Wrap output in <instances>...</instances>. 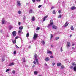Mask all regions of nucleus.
<instances>
[{"mask_svg": "<svg viewBox=\"0 0 76 76\" xmlns=\"http://www.w3.org/2000/svg\"><path fill=\"white\" fill-rule=\"evenodd\" d=\"M50 24H49L47 26L48 28H49L50 26H51L52 25H53L54 24V23H53V20L52 19L50 21Z\"/></svg>", "mask_w": 76, "mask_h": 76, "instance_id": "f257e3e1", "label": "nucleus"}, {"mask_svg": "<svg viewBox=\"0 0 76 76\" xmlns=\"http://www.w3.org/2000/svg\"><path fill=\"white\" fill-rule=\"evenodd\" d=\"M72 65L73 66H74L73 68L75 72H76V64H75V63H72Z\"/></svg>", "mask_w": 76, "mask_h": 76, "instance_id": "f03ea898", "label": "nucleus"}, {"mask_svg": "<svg viewBox=\"0 0 76 76\" xmlns=\"http://www.w3.org/2000/svg\"><path fill=\"white\" fill-rule=\"evenodd\" d=\"M38 34L34 33L33 37V39H36V38H38Z\"/></svg>", "mask_w": 76, "mask_h": 76, "instance_id": "7ed1b4c3", "label": "nucleus"}, {"mask_svg": "<svg viewBox=\"0 0 76 76\" xmlns=\"http://www.w3.org/2000/svg\"><path fill=\"white\" fill-rule=\"evenodd\" d=\"M66 47L67 48H69L70 47V43L69 42H68L66 44Z\"/></svg>", "mask_w": 76, "mask_h": 76, "instance_id": "20e7f679", "label": "nucleus"}, {"mask_svg": "<svg viewBox=\"0 0 76 76\" xmlns=\"http://www.w3.org/2000/svg\"><path fill=\"white\" fill-rule=\"evenodd\" d=\"M52 28L53 29H57V27L54 25L52 26Z\"/></svg>", "mask_w": 76, "mask_h": 76, "instance_id": "39448f33", "label": "nucleus"}, {"mask_svg": "<svg viewBox=\"0 0 76 76\" xmlns=\"http://www.w3.org/2000/svg\"><path fill=\"white\" fill-rule=\"evenodd\" d=\"M12 34L14 37H15L16 35V32L15 31H13L12 32Z\"/></svg>", "mask_w": 76, "mask_h": 76, "instance_id": "423d86ee", "label": "nucleus"}, {"mask_svg": "<svg viewBox=\"0 0 76 76\" xmlns=\"http://www.w3.org/2000/svg\"><path fill=\"white\" fill-rule=\"evenodd\" d=\"M47 54H53V52L50 50H47Z\"/></svg>", "mask_w": 76, "mask_h": 76, "instance_id": "0eeeda50", "label": "nucleus"}, {"mask_svg": "<svg viewBox=\"0 0 76 76\" xmlns=\"http://www.w3.org/2000/svg\"><path fill=\"white\" fill-rule=\"evenodd\" d=\"M17 4L18 5V6H19L20 7V5H21V4H20V2L19 1H18L17 2Z\"/></svg>", "mask_w": 76, "mask_h": 76, "instance_id": "6e6552de", "label": "nucleus"}, {"mask_svg": "<svg viewBox=\"0 0 76 76\" xmlns=\"http://www.w3.org/2000/svg\"><path fill=\"white\" fill-rule=\"evenodd\" d=\"M76 9V7L75 6H72L71 8V10H73Z\"/></svg>", "mask_w": 76, "mask_h": 76, "instance_id": "1a4fd4ad", "label": "nucleus"}, {"mask_svg": "<svg viewBox=\"0 0 76 76\" xmlns=\"http://www.w3.org/2000/svg\"><path fill=\"white\" fill-rule=\"evenodd\" d=\"M50 58L48 57H46L45 58V61H49V59Z\"/></svg>", "mask_w": 76, "mask_h": 76, "instance_id": "9d476101", "label": "nucleus"}, {"mask_svg": "<svg viewBox=\"0 0 76 76\" xmlns=\"http://www.w3.org/2000/svg\"><path fill=\"white\" fill-rule=\"evenodd\" d=\"M67 24V22L66 21V22L65 23L64 25V27H66V26H68V25H69V23H68Z\"/></svg>", "mask_w": 76, "mask_h": 76, "instance_id": "9b49d317", "label": "nucleus"}, {"mask_svg": "<svg viewBox=\"0 0 76 76\" xmlns=\"http://www.w3.org/2000/svg\"><path fill=\"white\" fill-rule=\"evenodd\" d=\"M41 42L42 45H44V44H45V41H44V40H42Z\"/></svg>", "mask_w": 76, "mask_h": 76, "instance_id": "f8f14e48", "label": "nucleus"}, {"mask_svg": "<svg viewBox=\"0 0 76 76\" xmlns=\"http://www.w3.org/2000/svg\"><path fill=\"white\" fill-rule=\"evenodd\" d=\"M15 64V63H14L13 62H12V63H11L9 65V66H13Z\"/></svg>", "mask_w": 76, "mask_h": 76, "instance_id": "ddd939ff", "label": "nucleus"}, {"mask_svg": "<svg viewBox=\"0 0 76 76\" xmlns=\"http://www.w3.org/2000/svg\"><path fill=\"white\" fill-rule=\"evenodd\" d=\"M48 17V15H46L45 16L44 18H43V21H45V19H47V17Z\"/></svg>", "mask_w": 76, "mask_h": 76, "instance_id": "4468645a", "label": "nucleus"}, {"mask_svg": "<svg viewBox=\"0 0 76 76\" xmlns=\"http://www.w3.org/2000/svg\"><path fill=\"white\" fill-rule=\"evenodd\" d=\"M34 57H35V60H36V59H37V57H38V55H37V54H36L35 55H34Z\"/></svg>", "mask_w": 76, "mask_h": 76, "instance_id": "2eb2a0df", "label": "nucleus"}, {"mask_svg": "<svg viewBox=\"0 0 76 76\" xmlns=\"http://www.w3.org/2000/svg\"><path fill=\"white\" fill-rule=\"evenodd\" d=\"M61 65V64L60 63H58L57 64V66H60Z\"/></svg>", "mask_w": 76, "mask_h": 76, "instance_id": "dca6fc26", "label": "nucleus"}, {"mask_svg": "<svg viewBox=\"0 0 76 76\" xmlns=\"http://www.w3.org/2000/svg\"><path fill=\"white\" fill-rule=\"evenodd\" d=\"M70 29L72 31H73V30H74V28L73 27V26H71Z\"/></svg>", "mask_w": 76, "mask_h": 76, "instance_id": "f3484780", "label": "nucleus"}, {"mask_svg": "<svg viewBox=\"0 0 76 76\" xmlns=\"http://www.w3.org/2000/svg\"><path fill=\"white\" fill-rule=\"evenodd\" d=\"M31 20L32 21H34L35 20V17L34 16H33L31 18Z\"/></svg>", "mask_w": 76, "mask_h": 76, "instance_id": "a211bd4d", "label": "nucleus"}, {"mask_svg": "<svg viewBox=\"0 0 76 76\" xmlns=\"http://www.w3.org/2000/svg\"><path fill=\"white\" fill-rule=\"evenodd\" d=\"M19 29L20 30V31H22V30L23 29V26H21L20 27H19Z\"/></svg>", "mask_w": 76, "mask_h": 76, "instance_id": "6ab92c4d", "label": "nucleus"}, {"mask_svg": "<svg viewBox=\"0 0 76 76\" xmlns=\"http://www.w3.org/2000/svg\"><path fill=\"white\" fill-rule=\"evenodd\" d=\"M2 24H4V22H5V21L4 20H2Z\"/></svg>", "mask_w": 76, "mask_h": 76, "instance_id": "aec40b11", "label": "nucleus"}, {"mask_svg": "<svg viewBox=\"0 0 76 76\" xmlns=\"http://www.w3.org/2000/svg\"><path fill=\"white\" fill-rule=\"evenodd\" d=\"M22 59L24 63L26 62V61H25V58H23Z\"/></svg>", "mask_w": 76, "mask_h": 76, "instance_id": "412c9836", "label": "nucleus"}, {"mask_svg": "<svg viewBox=\"0 0 76 76\" xmlns=\"http://www.w3.org/2000/svg\"><path fill=\"white\" fill-rule=\"evenodd\" d=\"M29 33H27L26 34V37H29Z\"/></svg>", "mask_w": 76, "mask_h": 76, "instance_id": "4be33fe9", "label": "nucleus"}, {"mask_svg": "<svg viewBox=\"0 0 76 76\" xmlns=\"http://www.w3.org/2000/svg\"><path fill=\"white\" fill-rule=\"evenodd\" d=\"M35 60L37 64H39V62H38V59H36Z\"/></svg>", "mask_w": 76, "mask_h": 76, "instance_id": "5701e85b", "label": "nucleus"}, {"mask_svg": "<svg viewBox=\"0 0 76 76\" xmlns=\"http://www.w3.org/2000/svg\"><path fill=\"white\" fill-rule=\"evenodd\" d=\"M32 9H31L29 11V13H32Z\"/></svg>", "mask_w": 76, "mask_h": 76, "instance_id": "b1692460", "label": "nucleus"}, {"mask_svg": "<svg viewBox=\"0 0 76 76\" xmlns=\"http://www.w3.org/2000/svg\"><path fill=\"white\" fill-rule=\"evenodd\" d=\"M61 18V14L59 15L58 16V18Z\"/></svg>", "mask_w": 76, "mask_h": 76, "instance_id": "393cba45", "label": "nucleus"}, {"mask_svg": "<svg viewBox=\"0 0 76 76\" xmlns=\"http://www.w3.org/2000/svg\"><path fill=\"white\" fill-rule=\"evenodd\" d=\"M34 75H37L38 74V72H37V71H34Z\"/></svg>", "mask_w": 76, "mask_h": 76, "instance_id": "a878e982", "label": "nucleus"}, {"mask_svg": "<svg viewBox=\"0 0 76 76\" xmlns=\"http://www.w3.org/2000/svg\"><path fill=\"white\" fill-rule=\"evenodd\" d=\"M12 42L14 44H15L16 43V40H15L14 41L13 40H12Z\"/></svg>", "mask_w": 76, "mask_h": 76, "instance_id": "bb28decb", "label": "nucleus"}, {"mask_svg": "<svg viewBox=\"0 0 76 76\" xmlns=\"http://www.w3.org/2000/svg\"><path fill=\"white\" fill-rule=\"evenodd\" d=\"M53 14H56V13L55 10H53Z\"/></svg>", "mask_w": 76, "mask_h": 76, "instance_id": "cd10ccee", "label": "nucleus"}, {"mask_svg": "<svg viewBox=\"0 0 76 76\" xmlns=\"http://www.w3.org/2000/svg\"><path fill=\"white\" fill-rule=\"evenodd\" d=\"M69 68L71 69H72L73 68V66H70Z\"/></svg>", "mask_w": 76, "mask_h": 76, "instance_id": "c85d7f7f", "label": "nucleus"}, {"mask_svg": "<svg viewBox=\"0 0 76 76\" xmlns=\"http://www.w3.org/2000/svg\"><path fill=\"white\" fill-rule=\"evenodd\" d=\"M40 29V28L39 27H38L36 29V30L37 31H38Z\"/></svg>", "mask_w": 76, "mask_h": 76, "instance_id": "c756f323", "label": "nucleus"}, {"mask_svg": "<svg viewBox=\"0 0 76 76\" xmlns=\"http://www.w3.org/2000/svg\"><path fill=\"white\" fill-rule=\"evenodd\" d=\"M51 36H50V38L51 39L53 37V35L52 34H50Z\"/></svg>", "mask_w": 76, "mask_h": 76, "instance_id": "7c9ffc66", "label": "nucleus"}, {"mask_svg": "<svg viewBox=\"0 0 76 76\" xmlns=\"http://www.w3.org/2000/svg\"><path fill=\"white\" fill-rule=\"evenodd\" d=\"M9 70H10V69H7L6 70L5 72H9Z\"/></svg>", "mask_w": 76, "mask_h": 76, "instance_id": "2f4dec72", "label": "nucleus"}, {"mask_svg": "<svg viewBox=\"0 0 76 76\" xmlns=\"http://www.w3.org/2000/svg\"><path fill=\"white\" fill-rule=\"evenodd\" d=\"M61 69H64V66L62 65L61 66Z\"/></svg>", "mask_w": 76, "mask_h": 76, "instance_id": "473e14b6", "label": "nucleus"}, {"mask_svg": "<svg viewBox=\"0 0 76 76\" xmlns=\"http://www.w3.org/2000/svg\"><path fill=\"white\" fill-rule=\"evenodd\" d=\"M18 13H19V14H21L22 13V12H21V11H19L18 12Z\"/></svg>", "mask_w": 76, "mask_h": 76, "instance_id": "72a5a7b5", "label": "nucleus"}, {"mask_svg": "<svg viewBox=\"0 0 76 76\" xmlns=\"http://www.w3.org/2000/svg\"><path fill=\"white\" fill-rule=\"evenodd\" d=\"M60 39L59 37H56V40H57V39Z\"/></svg>", "mask_w": 76, "mask_h": 76, "instance_id": "f704fd0d", "label": "nucleus"}, {"mask_svg": "<svg viewBox=\"0 0 76 76\" xmlns=\"http://www.w3.org/2000/svg\"><path fill=\"white\" fill-rule=\"evenodd\" d=\"M12 73H13V74H15V71L14 70H13L12 71Z\"/></svg>", "mask_w": 76, "mask_h": 76, "instance_id": "c9c22d12", "label": "nucleus"}, {"mask_svg": "<svg viewBox=\"0 0 76 76\" xmlns=\"http://www.w3.org/2000/svg\"><path fill=\"white\" fill-rule=\"evenodd\" d=\"M16 50H15L13 52V54H16Z\"/></svg>", "mask_w": 76, "mask_h": 76, "instance_id": "e433bc0d", "label": "nucleus"}, {"mask_svg": "<svg viewBox=\"0 0 76 76\" xmlns=\"http://www.w3.org/2000/svg\"><path fill=\"white\" fill-rule=\"evenodd\" d=\"M41 6H42V5H39L38 6V8H40V7H41Z\"/></svg>", "mask_w": 76, "mask_h": 76, "instance_id": "4c0bfd02", "label": "nucleus"}, {"mask_svg": "<svg viewBox=\"0 0 76 76\" xmlns=\"http://www.w3.org/2000/svg\"><path fill=\"white\" fill-rule=\"evenodd\" d=\"M50 58H54V57H53V56H50Z\"/></svg>", "mask_w": 76, "mask_h": 76, "instance_id": "58836bf2", "label": "nucleus"}, {"mask_svg": "<svg viewBox=\"0 0 76 76\" xmlns=\"http://www.w3.org/2000/svg\"><path fill=\"white\" fill-rule=\"evenodd\" d=\"M33 63H34V64H36V62L35 61H33Z\"/></svg>", "mask_w": 76, "mask_h": 76, "instance_id": "ea45409f", "label": "nucleus"}, {"mask_svg": "<svg viewBox=\"0 0 76 76\" xmlns=\"http://www.w3.org/2000/svg\"><path fill=\"white\" fill-rule=\"evenodd\" d=\"M18 33H19V34H20V33H21V31H20L19 30L18 31Z\"/></svg>", "mask_w": 76, "mask_h": 76, "instance_id": "a19ab883", "label": "nucleus"}, {"mask_svg": "<svg viewBox=\"0 0 76 76\" xmlns=\"http://www.w3.org/2000/svg\"><path fill=\"white\" fill-rule=\"evenodd\" d=\"M35 0H32V1H33V3H35Z\"/></svg>", "mask_w": 76, "mask_h": 76, "instance_id": "79ce46f5", "label": "nucleus"}, {"mask_svg": "<svg viewBox=\"0 0 76 76\" xmlns=\"http://www.w3.org/2000/svg\"><path fill=\"white\" fill-rule=\"evenodd\" d=\"M62 48H63L62 47H61V52H62V51H63V49H62Z\"/></svg>", "mask_w": 76, "mask_h": 76, "instance_id": "37998d69", "label": "nucleus"}, {"mask_svg": "<svg viewBox=\"0 0 76 76\" xmlns=\"http://www.w3.org/2000/svg\"><path fill=\"white\" fill-rule=\"evenodd\" d=\"M72 46H74V45H75V44L74 43L72 44Z\"/></svg>", "mask_w": 76, "mask_h": 76, "instance_id": "c03bdc74", "label": "nucleus"}, {"mask_svg": "<svg viewBox=\"0 0 76 76\" xmlns=\"http://www.w3.org/2000/svg\"><path fill=\"white\" fill-rule=\"evenodd\" d=\"M53 66H54L55 65V63H53Z\"/></svg>", "mask_w": 76, "mask_h": 76, "instance_id": "a18cd8bd", "label": "nucleus"}, {"mask_svg": "<svg viewBox=\"0 0 76 76\" xmlns=\"http://www.w3.org/2000/svg\"><path fill=\"white\" fill-rule=\"evenodd\" d=\"M16 48H19V47L17 45H16Z\"/></svg>", "mask_w": 76, "mask_h": 76, "instance_id": "49530a36", "label": "nucleus"}, {"mask_svg": "<svg viewBox=\"0 0 76 76\" xmlns=\"http://www.w3.org/2000/svg\"><path fill=\"white\" fill-rule=\"evenodd\" d=\"M58 13H61V11L59 10L58 11Z\"/></svg>", "mask_w": 76, "mask_h": 76, "instance_id": "de8ad7c7", "label": "nucleus"}, {"mask_svg": "<svg viewBox=\"0 0 76 76\" xmlns=\"http://www.w3.org/2000/svg\"><path fill=\"white\" fill-rule=\"evenodd\" d=\"M0 32H1V33H3V30H0Z\"/></svg>", "mask_w": 76, "mask_h": 76, "instance_id": "09e8293b", "label": "nucleus"}, {"mask_svg": "<svg viewBox=\"0 0 76 76\" xmlns=\"http://www.w3.org/2000/svg\"><path fill=\"white\" fill-rule=\"evenodd\" d=\"M18 25H20V22H19L18 23Z\"/></svg>", "mask_w": 76, "mask_h": 76, "instance_id": "8fccbe9b", "label": "nucleus"}, {"mask_svg": "<svg viewBox=\"0 0 76 76\" xmlns=\"http://www.w3.org/2000/svg\"><path fill=\"white\" fill-rule=\"evenodd\" d=\"M37 1H41V0H36Z\"/></svg>", "mask_w": 76, "mask_h": 76, "instance_id": "3c124183", "label": "nucleus"}, {"mask_svg": "<svg viewBox=\"0 0 76 76\" xmlns=\"http://www.w3.org/2000/svg\"><path fill=\"white\" fill-rule=\"evenodd\" d=\"M54 7H52L51 8V9H54Z\"/></svg>", "mask_w": 76, "mask_h": 76, "instance_id": "603ef678", "label": "nucleus"}, {"mask_svg": "<svg viewBox=\"0 0 76 76\" xmlns=\"http://www.w3.org/2000/svg\"><path fill=\"white\" fill-rule=\"evenodd\" d=\"M18 37H15V39H18Z\"/></svg>", "mask_w": 76, "mask_h": 76, "instance_id": "864d4df0", "label": "nucleus"}, {"mask_svg": "<svg viewBox=\"0 0 76 76\" xmlns=\"http://www.w3.org/2000/svg\"><path fill=\"white\" fill-rule=\"evenodd\" d=\"M33 68H34V67H35V65H33L32 66Z\"/></svg>", "mask_w": 76, "mask_h": 76, "instance_id": "5fc2aeb1", "label": "nucleus"}, {"mask_svg": "<svg viewBox=\"0 0 76 76\" xmlns=\"http://www.w3.org/2000/svg\"><path fill=\"white\" fill-rule=\"evenodd\" d=\"M72 35L71 34V35H70V36L69 37H70V38H71V37H72Z\"/></svg>", "mask_w": 76, "mask_h": 76, "instance_id": "6e6d98bb", "label": "nucleus"}, {"mask_svg": "<svg viewBox=\"0 0 76 76\" xmlns=\"http://www.w3.org/2000/svg\"><path fill=\"white\" fill-rule=\"evenodd\" d=\"M45 66H47V64L45 63Z\"/></svg>", "mask_w": 76, "mask_h": 76, "instance_id": "4d7b16f0", "label": "nucleus"}, {"mask_svg": "<svg viewBox=\"0 0 76 76\" xmlns=\"http://www.w3.org/2000/svg\"><path fill=\"white\" fill-rule=\"evenodd\" d=\"M25 18H26V17H23V19H25Z\"/></svg>", "mask_w": 76, "mask_h": 76, "instance_id": "13d9d810", "label": "nucleus"}, {"mask_svg": "<svg viewBox=\"0 0 76 76\" xmlns=\"http://www.w3.org/2000/svg\"><path fill=\"white\" fill-rule=\"evenodd\" d=\"M51 47H52V48H53V45H51Z\"/></svg>", "mask_w": 76, "mask_h": 76, "instance_id": "bf43d9fd", "label": "nucleus"}, {"mask_svg": "<svg viewBox=\"0 0 76 76\" xmlns=\"http://www.w3.org/2000/svg\"><path fill=\"white\" fill-rule=\"evenodd\" d=\"M2 61H3L4 60V59H2Z\"/></svg>", "mask_w": 76, "mask_h": 76, "instance_id": "052dcab7", "label": "nucleus"}, {"mask_svg": "<svg viewBox=\"0 0 76 76\" xmlns=\"http://www.w3.org/2000/svg\"><path fill=\"white\" fill-rule=\"evenodd\" d=\"M31 46H29V48H31Z\"/></svg>", "mask_w": 76, "mask_h": 76, "instance_id": "680f3d73", "label": "nucleus"}, {"mask_svg": "<svg viewBox=\"0 0 76 76\" xmlns=\"http://www.w3.org/2000/svg\"><path fill=\"white\" fill-rule=\"evenodd\" d=\"M37 76H41V75H38Z\"/></svg>", "mask_w": 76, "mask_h": 76, "instance_id": "e2e57ef3", "label": "nucleus"}, {"mask_svg": "<svg viewBox=\"0 0 76 76\" xmlns=\"http://www.w3.org/2000/svg\"><path fill=\"white\" fill-rule=\"evenodd\" d=\"M74 48H72V49H74Z\"/></svg>", "mask_w": 76, "mask_h": 76, "instance_id": "0e129e2a", "label": "nucleus"}]
</instances>
